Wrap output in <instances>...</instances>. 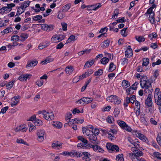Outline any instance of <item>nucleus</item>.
<instances>
[{"label": "nucleus", "mask_w": 161, "mask_h": 161, "mask_svg": "<svg viewBox=\"0 0 161 161\" xmlns=\"http://www.w3.org/2000/svg\"><path fill=\"white\" fill-rule=\"evenodd\" d=\"M140 143L139 142L136 141L134 143L136 149L133 151V153L129 154V156L133 161H141L140 157L141 156V152L139 149L140 148Z\"/></svg>", "instance_id": "1"}, {"label": "nucleus", "mask_w": 161, "mask_h": 161, "mask_svg": "<svg viewBox=\"0 0 161 161\" xmlns=\"http://www.w3.org/2000/svg\"><path fill=\"white\" fill-rule=\"evenodd\" d=\"M151 84L147 76L142 75V88L144 90H142V96L143 94V91H148L151 88Z\"/></svg>", "instance_id": "2"}, {"label": "nucleus", "mask_w": 161, "mask_h": 161, "mask_svg": "<svg viewBox=\"0 0 161 161\" xmlns=\"http://www.w3.org/2000/svg\"><path fill=\"white\" fill-rule=\"evenodd\" d=\"M37 113L38 114H42L43 117L47 120H53L54 118V114L52 111H46L45 110L38 111Z\"/></svg>", "instance_id": "3"}, {"label": "nucleus", "mask_w": 161, "mask_h": 161, "mask_svg": "<svg viewBox=\"0 0 161 161\" xmlns=\"http://www.w3.org/2000/svg\"><path fill=\"white\" fill-rule=\"evenodd\" d=\"M140 107V102L137 101H136L135 102V106L134 109L137 118H135L134 121L137 123H139L141 121L140 119H141Z\"/></svg>", "instance_id": "4"}, {"label": "nucleus", "mask_w": 161, "mask_h": 161, "mask_svg": "<svg viewBox=\"0 0 161 161\" xmlns=\"http://www.w3.org/2000/svg\"><path fill=\"white\" fill-rule=\"evenodd\" d=\"M144 92L147 93V97L145 101L146 106L147 108L151 107L153 105L152 97L153 95L152 94L151 91L149 90L148 91H144Z\"/></svg>", "instance_id": "5"}, {"label": "nucleus", "mask_w": 161, "mask_h": 161, "mask_svg": "<svg viewBox=\"0 0 161 161\" xmlns=\"http://www.w3.org/2000/svg\"><path fill=\"white\" fill-rule=\"evenodd\" d=\"M46 134L44 130L40 129L37 130L36 137L37 141L40 142L43 141L46 136Z\"/></svg>", "instance_id": "6"}, {"label": "nucleus", "mask_w": 161, "mask_h": 161, "mask_svg": "<svg viewBox=\"0 0 161 161\" xmlns=\"http://www.w3.org/2000/svg\"><path fill=\"white\" fill-rule=\"evenodd\" d=\"M147 14L149 15L148 20L152 24H155L156 20L154 16V13L151 8H149L147 11V12L144 15H147Z\"/></svg>", "instance_id": "7"}, {"label": "nucleus", "mask_w": 161, "mask_h": 161, "mask_svg": "<svg viewBox=\"0 0 161 161\" xmlns=\"http://www.w3.org/2000/svg\"><path fill=\"white\" fill-rule=\"evenodd\" d=\"M107 100L114 104H119L121 101L118 97L115 95H111L107 98Z\"/></svg>", "instance_id": "8"}, {"label": "nucleus", "mask_w": 161, "mask_h": 161, "mask_svg": "<svg viewBox=\"0 0 161 161\" xmlns=\"http://www.w3.org/2000/svg\"><path fill=\"white\" fill-rule=\"evenodd\" d=\"M65 37V36L64 35H55L52 36L51 41L53 43H57L64 39Z\"/></svg>", "instance_id": "9"}, {"label": "nucleus", "mask_w": 161, "mask_h": 161, "mask_svg": "<svg viewBox=\"0 0 161 161\" xmlns=\"http://www.w3.org/2000/svg\"><path fill=\"white\" fill-rule=\"evenodd\" d=\"M106 147L109 150H112L116 152H119V148L117 145H112L110 143H108L106 144Z\"/></svg>", "instance_id": "10"}, {"label": "nucleus", "mask_w": 161, "mask_h": 161, "mask_svg": "<svg viewBox=\"0 0 161 161\" xmlns=\"http://www.w3.org/2000/svg\"><path fill=\"white\" fill-rule=\"evenodd\" d=\"M20 97L19 96L14 97L11 99L10 105L12 107L17 105L19 102Z\"/></svg>", "instance_id": "11"}, {"label": "nucleus", "mask_w": 161, "mask_h": 161, "mask_svg": "<svg viewBox=\"0 0 161 161\" xmlns=\"http://www.w3.org/2000/svg\"><path fill=\"white\" fill-rule=\"evenodd\" d=\"M54 28V26L53 25H47L45 24L42 25L41 28L42 30L47 31H52Z\"/></svg>", "instance_id": "12"}, {"label": "nucleus", "mask_w": 161, "mask_h": 161, "mask_svg": "<svg viewBox=\"0 0 161 161\" xmlns=\"http://www.w3.org/2000/svg\"><path fill=\"white\" fill-rule=\"evenodd\" d=\"M31 76V74H28L25 75H22L19 77L18 79L21 81L26 80L28 79H30Z\"/></svg>", "instance_id": "13"}, {"label": "nucleus", "mask_w": 161, "mask_h": 161, "mask_svg": "<svg viewBox=\"0 0 161 161\" xmlns=\"http://www.w3.org/2000/svg\"><path fill=\"white\" fill-rule=\"evenodd\" d=\"M91 147L93 148L94 151L97 153H103L104 152L102 148L97 145H92Z\"/></svg>", "instance_id": "14"}, {"label": "nucleus", "mask_w": 161, "mask_h": 161, "mask_svg": "<svg viewBox=\"0 0 161 161\" xmlns=\"http://www.w3.org/2000/svg\"><path fill=\"white\" fill-rule=\"evenodd\" d=\"M38 63V61L36 59H35L31 61H29L26 65V68L33 67L36 65Z\"/></svg>", "instance_id": "15"}, {"label": "nucleus", "mask_w": 161, "mask_h": 161, "mask_svg": "<svg viewBox=\"0 0 161 161\" xmlns=\"http://www.w3.org/2000/svg\"><path fill=\"white\" fill-rule=\"evenodd\" d=\"M161 97V93L159 88H156L154 93V97L155 101Z\"/></svg>", "instance_id": "16"}, {"label": "nucleus", "mask_w": 161, "mask_h": 161, "mask_svg": "<svg viewBox=\"0 0 161 161\" xmlns=\"http://www.w3.org/2000/svg\"><path fill=\"white\" fill-rule=\"evenodd\" d=\"M62 143L57 142L52 143L51 146L54 149H60L62 148Z\"/></svg>", "instance_id": "17"}, {"label": "nucleus", "mask_w": 161, "mask_h": 161, "mask_svg": "<svg viewBox=\"0 0 161 161\" xmlns=\"http://www.w3.org/2000/svg\"><path fill=\"white\" fill-rule=\"evenodd\" d=\"M84 121L83 119L75 118L71 119V121L69 123L71 124H81Z\"/></svg>", "instance_id": "18"}, {"label": "nucleus", "mask_w": 161, "mask_h": 161, "mask_svg": "<svg viewBox=\"0 0 161 161\" xmlns=\"http://www.w3.org/2000/svg\"><path fill=\"white\" fill-rule=\"evenodd\" d=\"M135 100L136 96L135 95H133L130 97H126L125 100L127 103V104H126V106H127V104L130 103H133L135 102Z\"/></svg>", "instance_id": "19"}, {"label": "nucleus", "mask_w": 161, "mask_h": 161, "mask_svg": "<svg viewBox=\"0 0 161 161\" xmlns=\"http://www.w3.org/2000/svg\"><path fill=\"white\" fill-rule=\"evenodd\" d=\"M125 56L128 58H130L132 56V51L130 46H128L127 47V49L125 52Z\"/></svg>", "instance_id": "20"}, {"label": "nucleus", "mask_w": 161, "mask_h": 161, "mask_svg": "<svg viewBox=\"0 0 161 161\" xmlns=\"http://www.w3.org/2000/svg\"><path fill=\"white\" fill-rule=\"evenodd\" d=\"M82 131L83 132V134L88 137L90 136V135L92 133V131L87 128H86L85 127H83L82 128Z\"/></svg>", "instance_id": "21"}, {"label": "nucleus", "mask_w": 161, "mask_h": 161, "mask_svg": "<svg viewBox=\"0 0 161 161\" xmlns=\"http://www.w3.org/2000/svg\"><path fill=\"white\" fill-rule=\"evenodd\" d=\"M84 156L82 157V159L85 161H89L91 160L90 157V154L87 152H83L82 153Z\"/></svg>", "instance_id": "22"}, {"label": "nucleus", "mask_w": 161, "mask_h": 161, "mask_svg": "<svg viewBox=\"0 0 161 161\" xmlns=\"http://www.w3.org/2000/svg\"><path fill=\"white\" fill-rule=\"evenodd\" d=\"M54 59L50 56L47 57L43 61L41 62V63L43 64H46L47 63L53 61Z\"/></svg>", "instance_id": "23"}, {"label": "nucleus", "mask_w": 161, "mask_h": 161, "mask_svg": "<svg viewBox=\"0 0 161 161\" xmlns=\"http://www.w3.org/2000/svg\"><path fill=\"white\" fill-rule=\"evenodd\" d=\"M121 85L122 87L124 90H125L130 86V82L126 80H124L122 81Z\"/></svg>", "instance_id": "24"}, {"label": "nucleus", "mask_w": 161, "mask_h": 161, "mask_svg": "<svg viewBox=\"0 0 161 161\" xmlns=\"http://www.w3.org/2000/svg\"><path fill=\"white\" fill-rule=\"evenodd\" d=\"M74 68L71 66H68L66 67L65 69L66 73L69 75H70L73 71Z\"/></svg>", "instance_id": "25"}, {"label": "nucleus", "mask_w": 161, "mask_h": 161, "mask_svg": "<svg viewBox=\"0 0 161 161\" xmlns=\"http://www.w3.org/2000/svg\"><path fill=\"white\" fill-rule=\"evenodd\" d=\"M52 124L54 127L58 129L61 128L63 126L62 123L59 121H53Z\"/></svg>", "instance_id": "26"}, {"label": "nucleus", "mask_w": 161, "mask_h": 161, "mask_svg": "<svg viewBox=\"0 0 161 161\" xmlns=\"http://www.w3.org/2000/svg\"><path fill=\"white\" fill-rule=\"evenodd\" d=\"M10 40L13 42V43H14L16 44L17 43L16 42L19 40V37L17 35H14L11 36Z\"/></svg>", "instance_id": "27"}, {"label": "nucleus", "mask_w": 161, "mask_h": 161, "mask_svg": "<svg viewBox=\"0 0 161 161\" xmlns=\"http://www.w3.org/2000/svg\"><path fill=\"white\" fill-rule=\"evenodd\" d=\"M19 37V40L21 42L25 41L28 37V35L26 33H21Z\"/></svg>", "instance_id": "28"}, {"label": "nucleus", "mask_w": 161, "mask_h": 161, "mask_svg": "<svg viewBox=\"0 0 161 161\" xmlns=\"http://www.w3.org/2000/svg\"><path fill=\"white\" fill-rule=\"evenodd\" d=\"M94 60H91L87 61L85 64L84 68L86 69L87 68L90 67H91L94 63Z\"/></svg>", "instance_id": "29"}, {"label": "nucleus", "mask_w": 161, "mask_h": 161, "mask_svg": "<svg viewBox=\"0 0 161 161\" xmlns=\"http://www.w3.org/2000/svg\"><path fill=\"white\" fill-rule=\"evenodd\" d=\"M30 3V2L28 1H25L21 4L20 7L25 11V8L29 6Z\"/></svg>", "instance_id": "30"}, {"label": "nucleus", "mask_w": 161, "mask_h": 161, "mask_svg": "<svg viewBox=\"0 0 161 161\" xmlns=\"http://www.w3.org/2000/svg\"><path fill=\"white\" fill-rule=\"evenodd\" d=\"M83 99L84 104H86L92 102L93 100V99L92 98L83 97Z\"/></svg>", "instance_id": "31"}, {"label": "nucleus", "mask_w": 161, "mask_h": 161, "mask_svg": "<svg viewBox=\"0 0 161 161\" xmlns=\"http://www.w3.org/2000/svg\"><path fill=\"white\" fill-rule=\"evenodd\" d=\"M102 6L101 4L100 3H98L92 5L91 7L92 10L96 11Z\"/></svg>", "instance_id": "32"}, {"label": "nucleus", "mask_w": 161, "mask_h": 161, "mask_svg": "<svg viewBox=\"0 0 161 161\" xmlns=\"http://www.w3.org/2000/svg\"><path fill=\"white\" fill-rule=\"evenodd\" d=\"M15 82V80H13L12 81L9 82L6 85V88L7 89H10L12 88Z\"/></svg>", "instance_id": "33"}, {"label": "nucleus", "mask_w": 161, "mask_h": 161, "mask_svg": "<svg viewBox=\"0 0 161 161\" xmlns=\"http://www.w3.org/2000/svg\"><path fill=\"white\" fill-rule=\"evenodd\" d=\"M88 138L90 140L92 143H94V142H96L97 140V137L96 136L92 134H91Z\"/></svg>", "instance_id": "34"}, {"label": "nucleus", "mask_w": 161, "mask_h": 161, "mask_svg": "<svg viewBox=\"0 0 161 161\" xmlns=\"http://www.w3.org/2000/svg\"><path fill=\"white\" fill-rule=\"evenodd\" d=\"M117 122L119 125L123 129L126 124L125 122L121 120H118Z\"/></svg>", "instance_id": "35"}, {"label": "nucleus", "mask_w": 161, "mask_h": 161, "mask_svg": "<svg viewBox=\"0 0 161 161\" xmlns=\"http://www.w3.org/2000/svg\"><path fill=\"white\" fill-rule=\"evenodd\" d=\"M116 69V66L114 65V63H111L109 66L108 70L109 72H112L115 70Z\"/></svg>", "instance_id": "36"}, {"label": "nucleus", "mask_w": 161, "mask_h": 161, "mask_svg": "<svg viewBox=\"0 0 161 161\" xmlns=\"http://www.w3.org/2000/svg\"><path fill=\"white\" fill-rule=\"evenodd\" d=\"M131 132L133 135L141 139V134L137 130H133Z\"/></svg>", "instance_id": "37"}, {"label": "nucleus", "mask_w": 161, "mask_h": 161, "mask_svg": "<svg viewBox=\"0 0 161 161\" xmlns=\"http://www.w3.org/2000/svg\"><path fill=\"white\" fill-rule=\"evenodd\" d=\"M7 9L8 8L5 6L0 8V14H7L9 12V10H8Z\"/></svg>", "instance_id": "38"}, {"label": "nucleus", "mask_w": 161, "mask_h": 161, "mask_svg": "<svg viewBox=\"0 0 161 161\" xmlns=\"http://www.w3.org/2000/svg\"><path fill=\"white\" fill-rule=\"evenodd\" d=\"M25 11V10L23 9L21 7H18L17 9V11L16 14L15 15V17L17 16H19L20 15L24 13Z\"/></svg>", "instance_id": "39"}, {"label": "nucleus", "mask_w": 161, "mask_h": 161, "mask_svg": "<svg viewBox=\"0 0 161 161\" xmlns=\"http://www.w3.org/2000/svg\"><path fill=\"white\" fill-rule=\"evenodd\" d=\"M28 125L29 128V131L30 132H32L36 129V126L33 125L31 123H29Z\"/></svg>", "instance_id": "40"}, {"label": "nucleus", "mask_w": 161, "mask_h": 161, "mask_svg": "<svg viewBox=\"0 0 161 161\" xmlns=\"http://www.w3.org/2000/svg\"><path fill=\"white\" fill-rule=\"evenodd\" d=\"M109 44V41L108 40H106L102 42L101 44V47L103 48L107 47L108 46Z\"/></svg>", "instance_id": "41"}, {"label": "nucleus", "mask_w": 161, "mask_h": 161, "mask_svg": "<svg viewBox=\"0 0 161 161\" xmlns=\"http://www.w3.org/2000/svg\"><path fill=\"white\" fill-rule=\"evenodd\" d=\"M72 117V115L71 113H68L65 116V120L66 121L69 122L70 121H71V119H70Z\"/></svg>", "instance_id": "42"}, {"label": "nucleus", "mask_w": 161, "mask_h": 161, "mask_svg": "<svg viewBox=\"0 0 161 161\" xmlns=\"http://www.w3.org/2000/svg\"><path fill=\"white\" fill-rule=\"evenodd\" d=\"M71 6V4L69 3L64 5L62 8V11L63 12L67 11L70 8Z\"/></svg>", "instance_id": "43"}, {"label": "nucleus", "mask_w": 161, "mask_h": 161, "mask_svg": "<svg viewBox=\"0 0 161 161\" xmlns=\"http://www.w3.org/2000/svg\"><path fill=\"white\" fill-rule=\"evenodd\" d=\"M132 90H133L131 86H130L129 87L126 89L125 90L126 91V94L127 95H128L131 94H132L133 93V91Z\"/></svg>", "instance_id": "44"}, {"label": "nucleus", "mask_w": 161, "mask_h": 161, "mask_svg": "<svg viewBox=\"0 0 161 161\" xmlns=\"http://www.w3.org/2000/svg\"><path fill=\"white\" fill-rule=\"evenodd\" d=\"M83 109L80 108V109H77V108H75L72 111L73 114H75L76 113H83Z\"/></svg>", "instance_id": "45"}, {"label": "nucleus", "mask_w": 161, "mask_h": 161, "mask_svg": "<svg viewBox=\"0 0 161 161\" xmlns=\"http://www.w3.org/2000/svg\"><path fill=\"white\" fill-rule=\"evenodd\" d=\"M109 59L106 57H103L101 60V62L103 64H106L109 61Z\"/></svg>", "instance_id": "46"}, {"label": "nucleus", "mask_w": 161, "mask_h": 161, "mask_svg": "<svg viewBox=\"0 0 161 161\" xmlns=\"http://www.w3.org/2000/svg\"><path fill=\"white\" fill-rule=\"evenodd\" d=\"M46 42H47V43L46 45H42V44H39L38 47V48L39 49H42L50 45V42L48 41H47Z\"/></svg>", "instance_id": "47"}, {"label": "nucleus", "mask_w": 161, "mask_h": 161, "mask_svg": "<svg viewBox=\"0 0 161 161\" xmlns=\"http://www.w3.org/2000/svg\"><path fill=\"white\" fill-rule=\"evenodd\" d=\"M116 160L117 161H124V159L123 155L122 154H120L116 156Z\"/></svg>", "instance_id": "48"}, {"label": "nucleus", "mask_w": 161, "mask_h": 161, "mask_svg": "<svg viewBox=\"0 0 161 161\" xmlns=\"http://www.w3.org/2000/svg\"><path fill=\"white\" fill-rule=\"evenodd\" d=\"M127 28H124L121 31V34L123 37H125L127 36V32H126Z\"/></svg>", "instance_id": "49"}, {"label": "nucleus", "mask_w": 161, "mask_h": 161, "mask_svg": "<svg viewBox=\"0 0 161 161\" xmlns=\"http://www.w3.org/2000/svg\"><path fill=\"white\" fill-rule=\"evenodd\" d=\"M13 30V29L11 27H8L4 29L1 32V33L3 34H7L11 32Z\"/></svg>", "instance_id": "50"}, {"label": "nucleus", "mask_w": 161, "mask_h": 161, "mask_svg": "<svg viewBox=\"0 0 161 161\" xmlns=\"http://www.w3.org/2000/svg\"><path fill=\"white\" fill-rule=\"evenodd\" d=\"M16 142L18 143H21L27 146H29L28 144L24 141L21 139H17L16 140Z\"/></svg>", "instance_id": "51"}, {"label": "nucleus", "mask_w": 161, "mask_h": 161, "mask_svg": "<svg viewBox=\"0 0 161 161\" xmlns=\"http://www.w3.org/2000/svg\"><path fill=\"white\" fill-rule=\"evenodd\" d=\"M15 4L13 3H11L9 4H7V6H5L8 8L7 9L8 11V12H10L12 10V8L13 7H14Z\"/></svg>", "instance_id": "52"}, {"label": "nucleus", "mask_w": 161, "mask_h": 161, "mask_svg": "<svg viewBox=\"0 0 161 161\" xmlns=\"http://www.w3.org/2000/svg\"><path fill=\"white\" fill-rule=\"evenodd\" d=\"M75 40V36L73 35L70 36L67 40V43H69L74 42Z\"/></svg>", "instance_id": "53"}, {"label": "nucleus", "mask_w": 161, "mask_h": 161, "mask_svg": "<svg viewBox=\"0 0 161 161\" xmlns=\"http://www.w3.org/2000/svg\"><path fill=\"white\" fill-rule=\"evenodd\" d=\"M93 70L92 69H90L87 70L84 74L85 75L86 77H88L91 75L93 73Z\"/></svg>", "instance_id": "54"}, {"label": "nucleus", "mask_w": 161, "mask_h": 161, "mask_svg": "<svg viewBox=\"0 0 161 161\" xmlns=\"http://www.w3.org/2000/svg\"><path fill=\"white\" fill-rule=\"evenodd\" d=\"M40 5L39 4H36L35 5V8L33 7V10L35 12H40L39 9L40 8ZM33 9V8H32Z\"/></svg>", "instance_id": "55"}, {"label": "nucleus", "mask_w": 161, "mask_h": 161, "mask_svg": "<svg viewBox=\"0 0 161 161\" xmlns=\"http://www.w3.org/2000/svg\"><path fill=\"white\" fill-rule=\"evenodd\" d=\"M78 139L80 141L84 143H87L88 141L86 139L83 137L81 136H78L77 137Z\"/></svg>", "instance_id": "56"}, {"label": "nucleus", "mask_w": 161, "mask_h": 161, "mask_svg": "<svg viewBox=\"0 0 161 161\" xmlns=\"http://www.w3.org/2000/svg\"><path fill=\"white\" fill-rule=\"evenodd\" d=\"M36 83L38 86L41 87L43 85L44 83V81L40 79V80H37L36 82Z\"/></svg>", "instance_id": "57"}, {"label": "nucleus", "mask_w": 161, "mask_h": 161, "mask_svg": "<svg viewBox=\"0 0 161 161\" xmlns=\"http://www.w3.org/2000/svg\"><path fill=\"white\" fill-rule=\"evenodd\" d=\"M34 123L35 125L37 126L41 125L42 124V120L38 119L35 120Z\"/></svg>", "instance_id": "58"}, {"label": "nucleus", "mask_w": 161, "mask_h": 161, "mask_svg": "<svg viewBox=\"0 0 161 161\" xmlns=\"http://www.w3.org/2000/svg\"><path fill=\"white\" fill-rule=\"evenodd\" d=\"M119 14V12L118 10L117 9L115 10L114 12V14L112 16V19H115L117 18Z\"/></svg>", "instance_id": "59"}, {"label": "nucleus", "mask_w": 161, "mask_h": 161, "mask_svg": "<svg viewBox=\"0 0 161 161\" xmlns=\"http://www.w3.org/2000/svg\"><path fill=\"white\" fill-rule=\"evenodd\" d=\"M123 129L129 132H131L132 131V130L130 127L127 124L126 125Z\"/></svg>", "instance_id": "60"}, {"label": "nucleus", "mask_w": 161, "mask_h": 161, "mask_svg": "<svg viewBox=\"0 0 161 161\" xmlns=\"http://www.w3.org/2000/svg\"><path fill=\"white\" fill-rule=\"evenodd\" d=\"M157 36V35L155 32H153L148 35V37L151 40L156 38Z\"/></svg>", "instance_id": "61"}, {"label": "nucleus", "mask_w": 161, "mask_h": 161, "mask_svg": "<svg viewBox=\"0 0 161 161\" xmlns=\"http://www.w3.org/2000/svg\"><path fill=\"white\" fill-rule=\"evenodd\" d=\"M149 63V59L148 58H144L143 59V63L142 65L147 66Z\"/></svg>", "instance_id": "62"}, {"label": "nucleus", "mask_w": 161, "mask_h": 161, "mask_svg": "<svg viewBox=\"0 0 161 161\" xmlns=\"http://www.w3.org/2000/svg\"><path fill=\"white\" fill-rule=\"evenodd\" d=\"M106 133L108 134V139L111 140H114L115 138L114 135L109 133L108 131H107Z\"/></svg>", "instance_id": "63"}, {"label": "nucleus", "mask_w": 161, "mask_h": 161, "mask_svg": "<svg viewBox=\"0 0 161 161\" xmlns=\"http://www.w3.org/2000/svg\"><path fill=\"white\" fill-rule=\"evenodd\" d=\"M92 133L93 135L97 136L99 134L100 131L97 128H95L94 130H92Z\"/></svg>", "instance_id": "64"}]
</instances>
